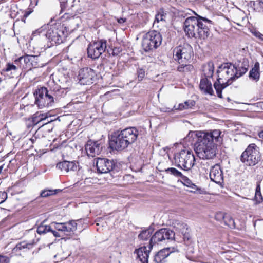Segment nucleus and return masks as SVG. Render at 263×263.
Here are the masks:
<instances>
[{
	"mask_svg": "<svg viewBox=\"0 0 263 263\" xmlns=\"http://www.w3.org/2000/svg\"><path fill=\"white\" fill-rule=\"evenodd\" d=\"M34 96L35 98V104L40 108L51 106L54 103L53 97L48 92L46 87L38 88L34 92Z\"/></svg>",
	"mask_w": 263,
	"mask_h": 263,
	"instance_id": "nucleus-9",
	"label": "nucleus"
},
{
	"mask_svg": "<svg viewBox=\"0 0 263 263\" xmlns=\"http://www.w3.org/2000/svg\"><path fill=\"white\" fill-rule=\"evenodd\" d=\"M175 248H165L159 251L154 256V261L157 263H162L163 261L170 254L175 252Z\"/></svg>",
	"mask_w": 263,
	"mask_h": 263,
	"instance_id": "nucleus-19",
	"label": "nucleus"
},
{
	"mask_svg": "<svg viewBox=\"0 0 263 263\" xmlns=\"http://www.w3.org/2000/svg\"><path fill=\"white\" fill-rule=\"evenodd\" d=\"M181 178H182V183H183V184L186 186L187 187H189L191 186V185H193V183L192 182V181L187 177L184 176L183 175L181 177Z\"/></svg>",
	"mask_w": 263,
	"mask_h": 263,
	"instance_id": "nucleus-41",
	"label": "nucleus"
},
{
	"mask_svg": "<svg viewBox=\"0 0 263 263\" xmlns=\"http://www.w3.org/2000/svg\"><path fill=\"white\" fill-rule=\"evenodd\" d=\"M226 215H227V214L222 213L221 212H219L216 214L215 217L216 220H217V221H220L221 220H223L224 221L225 219V216Z\"/></svg>",
	"mask_w": 263,
	"mask_h": 263,
	"instance_id": "nucleus-42",
	"label": "nucleus"
},
{
	"mask_svg": "<svg viewBox=\"0 0 263 263\" xmlns=\"http://www.w3.org/2000/svg\"><path fill=\"white\" fill-rule=\"evenodd\" d=\"M180 65L177 67V70L179 72H184L185 63L179 64Z\"/></svg>",
	"mask_w": 263,
	"mask_h": 263,
	"instance_id": "nucleus-51",
	"label": "nucleus"
},
{
	"mask_svg": "<svg viewBox=\"0 0 263 263\" xmlns=\"http://www.w3.org/2000/svg\"><path fill=\"white\" fill-rule=\"evenodd\" d=\"M249 66V61L245 58L234 65L227 63L219 66L217 71L218 79L214 83L217 96L221 98L222 90L246 73Z\"/></svg>",
	"mask_w": 263,
	"mask_h": 263,
	"instance_id": "nucleus-1",
	"label": "nucleus"
},
{
	"mask_svg": "<svg viewBox=\"0 0 263 263\" xmlns=\"http://www.w3.org/2000/svg\"><path fill=\"white\" fill-rule=\"evenodd\" d=\"M210 177L212 181L217 184H220L223 182V173L219 165H215L211 168Z\"/></svg>",
	"mask_w": 263,
	"mask_h": 263,
	"instance_id": "nucleus-15",
	"label": "nucleus"
},
{
	"mask_svg": "<svg viewBox=\"0 0 263 263\" xmlns=\"http://www.w3.org/2000/svg\"><path fill=\"white\" fill-rule=\"evenodd\" d=\"M49 232H51L52 234L53 235V236L55 237H61V235H60V233L53 230L51 229V231H50Z\"/></svg>",
	"mask_w": 263,
	"mask_h": 263,
	"instance_id": "nucleus-52",
	"label": "nucleus"
},
{
	"mask_svg": "<svg viewBox=\"0 0 263 263\" xmlns=\"http://www.w3.org/2000/svg\"><path fill=\"white\" fill-rule=\"evenodd\" d=\"M85 148L88 157H94L100 154L102 147L99 141H92L89 140L85 144Z\"/></svg>",
	"mask_w": 263,
	"mask_h": 263,
	"instance_id": "nucleus-14",
	"label": "nucleus"
},
{
	"mask_svg": "<svg viewBox=\"0 0 263 263\" xmlns=\"http://www.w3.org/2000/svg\"><path fill=\"white\" fill-rule=\"evenodd\" d=\"M57 167L62 172H68L69 171H75L77 170V166L74 162L63 161L60 162L57 164Z\"/></svg>",
	"mask_w": 263,
	"mask_h": 263,
	"instance_id": "nucleus-21",
	"label": "nucleus"
},
{
	"mask_svg": "<svg viewBox=\"0 0 263 263\" xmlns=\"http://www.w3.org/2000/svg\"><path fill=\"white\" fill-rule=\"evenodd\" d=\"M66 227L67 228V232H73L77 229V223L73 220H70L65 222Z\"/></svg>",
	"mask_w": 263,
	"mask_h": 263,
	"instance_id": "nucleus-35",
	"label": "nucleus"
},
{
	"mask_svg": "<svg viewBox=\"0 0 263 263\" xmlns=\"http://www.w3.org/2000/svg\"><path fill=\"white\" fill-rule=\"evenodd\" d=\"M184 72L191 71L193 69V66L187 64L188 62H185Z\"/></svg>",
	"mask_w": 263,
	"mask_h": 263,
	"instance_id": "nucleus-49",
	"label": "nucleus"
},
{
	"mask_svg": "<svg viewBox=\"0 0 263 263\" xmlns=\"http://www.w3.org/2000/svg\"><path fill=\"white\" fill-rule=\"evenodd\" d=\"M162 35L156 31L146 33L142 39V46L145 51L148 52L157 48L162 43Z\"/></svg>",
	"mask_w": 263,
	"mask_h": 263,
	"instance_id": "nucleus-7",
	"label": "nucleus"
},
{
	"mask_svg": "<svg viewBox=\"0 0 263 263\" xmlns=\"http://www.w3.org/2000/svg\"><path fill=\"white\" fill-rule=\"evenodd\" d=\"M107 48V41L98 39L90 43L87 47L88 56L92 59L99 58L105 51Z\"/></svg>",
	"mask_w": 263,
	"mask_h": 263,
	"instance_id": "nucleus-10",
	"label": "nucleus"
},
{
	"mask_svg": "<svg viewBox=\"0 0 263 263\" xmlns=\"http://www.w3.org/2000/svg\"><path fill=\"white\" fill-rule=\"evenodd\" d=\"M46 29H47L45 34L46 37L51 45L62 43L67 34L66 27L60 24L43 26L41 28L36 30L34 33L40 34L44 30Z\"/></svg>",
	"mask_w": 263,
	"mask_h": 263,
	"instance_id": "nucleus-5",
	"label": "nucleus"
},
{
	"mask_svg": "<svg viewBox=\"0 0 263 263\" xmlns=\"http://www.w3.org/2000/svg\"><path fill=\"white\" fill-rule=\"evenodd\" d=\"M58 190H45L42 191L40 194V196L42 197H47L49 196L55 194L58 192Z\"/></svg>",
	"mask_w": 263,
	"mask_h": 263,
	"instance_id": "nucleus-38",
	"label": "nucleus"
},
{
	"mask_svg": "<svg viewBox=\"0 0 263 263\" xmlns=\"http://www.w3.org/2000/svg\"><path fill=\"white\" fill-rule=\"evenodd\" d=\"M200 88L206 93L210 95L213 94L214 91L212 87V83L207 78H202L200 83Z\"/></svg>",
	"mask_w": 263,
	"mask_h": 263,
	"instance_id": "nucleus-24",
	"label": "nucleus"
},
{
	"mask_svg": "<svg viewBox=\"0 0 263 263\" xmlns=\"http://www.w3.org/2000/svg\"><path fill=\"white\" fill-rule=\"evenodd\" d=\"M3 169V166L2 165V166H0V174L2 173Z\"/></svg>",
	"mask_w": 263,
	"mask_h": 263,
	"instance_id": "nucleus-60",
	"label": "nucleus"
},
{
	"mask_svg": "<svg viewBox=\"0 0 263 263\" xmlns=\"http://www.w3.org/2000/svg\"><path fill=\"white\" fill-rule=\"evenodd\" d=\"M250 79L257 82L259 80V64L258 62L255 63L254 67L249 72Z\"/></svg>",
	"mask_w": 263,
	"mask_h": 263,
	"instance_id": "nucleus-28",
	"label": "nucleus"
},
{
	"mask_svg": "<svg viewBox=\"0 0 263 263\" xmlns=\"http://www.w3.org/2000/svg\"><path fill=\"white\" fill-rule=\"evenodd\" d=\"M55 83L60 86H62V85H64V87H63V90L65 89H66L68 86L67 84L68 80L67 78L65 77L64 76H62L61 77V79H59L57 80H55Z\"/></svg>",
	"mask_w": 263,
	"mask_h": 263,
	"instance_id": "nucleus-36",
	"label": "nucleus"
},
{
	"mask_svg": "<svg viewBox=\"0 0 263 263\" xmlns=\"http://www.w3.org/2000/svg\"><path fill=\"white\" fill-rule=\"evenodd\" d=\"M183 235V238L184 241H189L191 239V236L190 233V230L187 229V230L184 231V232L181 233Z\"/></svg>",
	"mask_w": 263,
	"mask_h": 263,
	"instance_id": "nucleus-43",
	"label": "nucleus"
},
{
	"mask_svg": "<svg viewBox=\"0 0 263 263\" xmlns=\"http://www.w3.org/2000/svg\"><path fill=\"white\" fill-rule=\"evenodd\" d=\"M3 140L2 139H0V153L3 151Z\"/></svg>",
	"mask_w": 263,
	"mask_h": 263,
	"instance_id": "nucleus-58",
	"label": "nucleus"
},
{
	"mask_svg": "<svg viewBox=\"0 0 263 263\" xmlns=\"http://www.w3.org/2000/svg\"><path fill=\"white\" fill-rule=\"evenodd\" d=\"M197 16L187 18L184 22V30L189 37L205 39L209 35V28L212 21L196 14Z\"/></svg>",
	"mask_w": 263,
	"mask_h": 263,
	"instance_id": "nucleus-3",
	"label": "nucleus"
},
{
	"mask_svg": "<svg viewBox=\"0 0 263 263\" xmlns=\"http://www.w3.org/2000/svg\"><path fill=\"white\" fill-rule=\"evenodd\" d=\"M31 13V11H26L25 13H24V17H28L30 14V13Z\"/></svg>",
	"mask_w": 263,
	"mask_h": 263,
	"instance_id": "nucleus-57",
	"label": "nucleus"
},
{
	"mask_svg": "<svg viewBox=\"0 0 263 263\" xmlns=\"http://www.w3.org/2000/svg\"><path fill=\"white\" fill-rule=\"evenodd\" d=\"M34 244V241H23L17 243L13 249L12 253L16 255H21L23 253L26 252L31 249Z\"/></svg>",
	"mask_w": 263,
	"mask_h": 263,
	"instance_id": "nucleus-16",
	"label": "nucleus"
},
{
	"mask_svg": "<svg viewBox=\"0 0 263 263\" xmlns=\"http://www.w3.org/2000/svg\"><path fill=\"white\" fill-rule=\"evenodd\" d=\"M166 16V14L164 13L163 12H159L155 16V19L154 21V24L156 23H159L161 21H165V18Z\"/></svg>",
	"mask_w": 263,
	"mask_h": 263,
	"instance_id": "nucleus-39",
	"label": "nucleus"
},
{
	"mask_svg": "<svg viewBox=\"0 0 263 263\" xmlns=\"http://www.w3.org/2000/svg\"><path fill=\"white\" fill-rule=\"evenodd\" d=\"M214 70V64L212 62H209L203 66V72L205 78H212Z\"/></svg>",
	"mask_w": 263,
	"mask_h": 263,
	"instance_id": "nucleus-27",
	"label": "nucleus"
},
{
	"mask_svg": "<svg viewBox=\"0 0 263 263\" xmlns=\"http://www.w3.org/2000/svg\"><path fill=\"white\" fill-rule=\"evenodd\" d=\"M117 21L119 23L122 24V23H124L126 21V18L121 17L120 18H118Z\"/></svg>",
	"mask_w": 263,
	"mask_h": 263,
	"instance_id": "nucleus-54",
	"label": "nucleus"
},
{
	"mask_svg": "<svg viewBox=\"0 0 263 263\" xmlns=\"http://www.w3.org/2000/svg\"><path fill=\"white\" fill-rule=\"evenodd\" d=\"M166 232H167L166 228L161 229L155 232L151 238L148 246L149 249H152L154 245L162 242V236L166 235Z\"/></svg>",
	"mask_w": 263,
	"mask_h": 263,
	"instance_id": "nucleus-20",
	"label": "nucleus"
},
{
	"mask_svg": "<svg viewBox=\"0 0 263 263\" xmlns=\"http://www.w3.org/2000/svg\"><path fill=\"white\" fill-rule=\"evenodd\" d=\"M165 172L166 173L172 175L177 178H181L183 175V174L180 172L174 167L168 168L165 170Z\"/></svg>",
	"mask_w": 263,
	"mask_h": 263,
	"instance_id": "nucleus-33",
	"label": "nucleus"
},
{
	"mask_svg": "<svg viewBox=\"0 0 263 263\" xmlns=\"http://www.w3.org/2000/svg\"><path fill=\"white\" fill-rule=\"evenodd\" d=\"M193 55V49L188 44L176 47L173 51V57L179 64L189 62Z\"/></svg>",
	"mask_w": 263,
	"mask_h": 263,
	"instance_id": "nucleus-11",
	"label": "nucleus"
},
{
	"mask_svg": "<svg viewBox=\"0 0 263 263\" xmlns=\"http://www.w3.org/2000/svg\"><path fill=\"white\" fill-rule=\"evenodd\" d=\"M33 56L34 57V59H32V62H30V69L32 67L36 68L39 66L37 62V57L35 55Z\"/></svg>",
	"mask_w": 263,
	"mask_h": 263,
	"instance_id": "nucleus-47",
	"label": "nucleus"
},
{
	"mask_svg": "<svg viewBox=\"0 0 263 263\" xmlns=\"http://www.w3.org/2000/svg\"><path fill=\"white\" fill-rule=\"evenodd\" d=\"M174 159L175 165L184 171L190 170L195 161L193 152L189 149H183L175 153Z\"/></svg>",
	"mask_w": 263,
	"mask_h": 263,
	"instance_id": "nucleus-6",
	"label": "nucleus"
},
{
	"mask_svg": "<svg viewBox=\"0 0 263 263\" xmlns=\"http://www.w3.org/2000/svg\"><path fill=\"white\" fill-rule=\"evenodd\" d=\"M96 166L99 173H107L112 170L115 163L112 160L105 158H98L96 161Z\"/></svg>",
	"mask_w": 263,
	"mask_h": 263,
	"instance_id": "nucleus-13",
	"label": "nucleus"
},
{
	"mask_svg": "<svg viewBox=\"0 0 263 263\" xmlns=\"http://www.w3.org/2000/svg\"><path fill=\"white\" fill-rule=\"evenodd\" d=\"M259 6L263 11V0H259Z\"/></svg>",
	"mask_w": 263,
	"mask_h": 263,
	"instance_id": "nucleus-56",
	"label": "nucleus"
},
{
	"mask_svg": "<svg viewBox=\"0 0 263 263\" xmlns=\"http://www.w3.org/2000/svg\"><path fill=\"white\" fill-rule=\"evenodd\" d=\"M255 199L258 203H260L263 200V198L260 192V186L259 184L257 185L255 194Z\"/></svg>",
	"mask_w": 263,
	"mask_h": 263,
	"instance_id": "nucleus-37",
	"label": "nucleus"
},
{
	"mask_svg": "<svg viewBox=\"0 0 263 263\" xmlns=\"http://www.w3.org/2000/svg\"><path fill=\"white\" fill-rule=\"evenodd\" d=\"M195 105V102L194 100H189L187 101H185L183 103H180L178 105V107H176V106L175 105L173 108H167L166 109L164 110V111L170 112L173 110V109H175L176 110L186 109L192 108Z\"/></svg>",
	"mask_w": 263,
	"mask_h": 263,
	"instance_id": "nucleus-25",
	"label": "nucleus"
},
{
	"mask_svg": "<svg viewBox=\"0 0 263 263\" xmlns=\"http://www.w3.org/2000/svg\"><path fill=\"white\" fill-rule=\"evenodd\" d=\"M189 187L191 189V190H190V192L196 193L197 191H199L200 194L202 193L201 189L199 188L194 183H193V185H191V186H190Z\"/></svg>",
	"mask_w": 263,
	"mask_h": 263,
	"instance_id": "nucleus-44",
	"label": "nucleus"
},
{
	"mask_svg": "<svg viewBox=\"0 0 263 263\" xmlns=\"http://www.w3.org/2000/svg\"><path fill=\"white\" fill-rule=\"evenodd\" d=\"M258 135L259 138L261 139V140L263 141V130L259 132L258 134Z\"/></svg>",
	"mask_w": 263,
	"mask_h": 263,
	"instance_id": "nucleus-55",
	"label": "nucleus"
},
{
	"mask_svg": "<svg viewBox=\"0 0 263 263\" xmlns=\"http://www.w3.org/2000/svg\"><path fill=\"white\" fill-rule=\"evenodd\" d=\"M51 224L49 226L44 225L43 223H42L37 227L36 231L39 234H46L47 232H49L50 231H51Z\"/></svg>",
	"mask_w": 263,
	"mask_h": 263,
	"instance_id": "nucleus-31",
	"label": "nucleus"
},
{
	"mask_svg": "<svg viewBox=\"0 0 263 263\" xmlns=\"http://www.w3.org/2000/svg\"><path fill=\"white\" fill-rule=\"evenodd\" d=\"M95 76L96 73L93 69L85 67L80 69L78 77L81 85H90L93 83Z\"/></svg>",
	"mask_w": 263,
	"mask_h": 263,
	"instance_id": "nucleus-12",
	"label": "nucleus"
},
{
	"mask_svg": "<svg viewBox=\"0 0 263 263\" xmlns=\"http://www.w3.org/2000/svg\"><path fill=\"white\" fill-rule=\"evenodd\" d=\"M7 198V194L5 192L0 191V204L3 203Z\"/></svg>",
	"mask_w": 263,
	"mask_h": 263,
	"instance_id": "nucleus-46",
	"label": "nucleus"
},
{
	"mask_svg": "<svg viewBox=\"0 0 263 263\" xmlns=\"http://www.w3.org/2000/svg\"><path fill=\"white\" fill-rule=\"evenodd\" d=\"M224 223L225 225L227 226L231 229H235L236 228L234 220L231 216L228 214L225 216Z\"/></svg>",
	"mask_w": 263,
	"mask_h": 263,
	"instance_id": "nucleus-30",
	"label": "nucleus"
},
{
	"mask_svg": "<svg viewBox=\"0 0 263 263\" xmlns=\"http://www.w3.org/2000/svg\"><path fill=\"white\" fill-rule=\"evenodd\" d=\"M34 59L33 55H25L22 56L14 61L15 64L17 65L20 68L30 69V62H32V59Z\"/></svg>",
	"mask_w": 263,
	"mask_h": 263,
	"instance_id": "nucleus-18",
	"label": "nucleus"
},
{
	"mask_svg": "<svg viewBox=\"0 0 263 263\" xmlns=\"http://www.w3.org/2000/svg\"><path fill=\"white\" fill-rule=\"evenodd\" d=\"M172 224L176 229V231H178L179 233H182L189 229L186 224L178 220H174Z\"/></svg>",
	"mask_w": 263,
	"mask_h": 263,
	"instance_id": "nucleus-29",
	"label": "nucleus"
},
{
	"mask_svg": "<svg viewBox=\"0 0 263 263\" xmlns=\"http://www.w3.org/2000/svg\"><path fill=\"white\" fill-rule=\"evenodd\" d=\"M122 51V49L119 47H116L112 49H110V51H108L110 54H111L112 56H117L118 55L120 52Z\"/></svg>",
	"mask_w": 263,
	"mask_h": 263,
	"instance_id": "nucleus-40",
	"label": "nucleus"
},
{
	"mask_svg": "<svg viewBox=\"0 0 263 263\" xmlns=\"http://www.w3.org/2000/svg\"><path fill=\"white\" fill-rule=\"evenodd\" d=\"M162 236V241H165L166 240H173L175 239V233L174 231L167 229L166 235H163Z\"/></svg>",
	"mask_w": 263,
	"mask_h": 263,
	"instance_id": "nucleus-34",
	"label": "nucleus"
},
{
	"mask_svg": "<svg viewBox=\"0 0 263 263\" xmlns=\"http://www.w3.org/2000/svg\"><path fill=\"white\" fill-rule=\"evenodd\" d=\"M219 129L210 132H192L189 134L195 135L197 140L195 144V151L198 156L202 159H210L215 157L216 154L217 146L215 142L221 143L223 135Z\"/></svg>",
	"mask_w": 263,
	"mask_h": 263,
	"instance_id": "nucleus-2",
	"label": "nucleus"
},
{
	"mask_svg": "<svg viewBox=\"0 0 263 263\" xmlns=\"http://www.w3.org/2000/svg\"><path fill=\"white\" fill-rule=\"evenodd\" d=\"M255 35L258 37V39H260L261 40L263 41V34H261V33L258 32H256L255 33Z\"/></svg>",
	"mask_w": 263,
	"mask_h": 263,
	"instance_id": "nucleus-53",
	"label": "nucleus"
},
{
	"mask_svg": "<svg viewBox=\"0 0 263 263\" xmlns=\"http://www.w3.org/2000/svg\"><path fill=\"white\" fill-rule=\"evenodd\" d=\"M154 229L150 226L146 229L142 230L138 236L140 240H147L152 236L154 232Z\"/></svg>",
	"mask_w": 263,
	"mask_h": 263,
	"instance_id": "nucleus-26",
	"label": "nucleus"
},
{
	"mask_svg": "<svg viewBox=\"0 0 263 263\" xmlns=\"http://www.w3.org/2000/svg\"><path fill=\"white\" fill-rule=\"evenodd\" d=\"M260 158L258 147L255 144H250L241 154L240 160L247 165L254 166L260 160Z\"/></svg>",
	"mask_w": 263,
	"mask_h": 263,
	"instance_id": "nucleus-8",
	"label": "nucleus"
},
{
	"mask_svg": "<svg viewBox=\"0 0 263 263\" xmlns=\"http://www.w3.org/2000/svg\"><path fill=\"white\" fill-rule=\"evenodd\" d=\"M10 259L6 256L0 255V263H9Z\"/></svg>",
	"mask_w": 263,
	"mask_h": 263,
	"instance_id": "nucleus-48",
	"label": "nucleus"
},
{
	"mask_svg": "<svg viewBox=\"0 0 263 263\" xmlns=\"http://www.w3.org/2000/svg\"><path fill=\"white\" fill-rule=\"evenodd\" d=\"M40 116H41V117L40 118V121H41L46 118V116H44L43 114H41Z\"/></svg>",
	"mask_w": 263,
	"mask_h": 263,
	"instance_id": "nucleus-59",
	"label": "nucleus"
},
{
	"mask_svg": "<svg viewBox=\"0 0 263 263\" xmlns=\"http://www.w3.org/2000/svg\"><path fill=\"white\" fill-rule=\"evenodd\" d=\"M3 169V166L2 165V166H0V174L2 173Z\"/></svg>",
	"mask_w": 263,
	"mask_h": 263,
	"instance_id": "nucleus-61",
	"label": "nucleus"
},
{
	"mask_svg": "<svg viewBox=\"0 0 263 263\" xmlns=\"http://www.w3.org/2000/svg\"><path fill=\"white\" fill-rule=\"evenodd\" d=\"M137 74L139 80L141 81L145 76V71L142 68L139 69L137 71Z\"/></svg>",
	"mask_w": 263,
	"mask_h": 263,
	"instance_id": "nucleus-45",
	"label": "nucleus"
},
{
	"mask_svg": "<svg viewBox=\"0 0 263 263\" xmlns=\"http://www.w3.org/2000/svg\"><path fill=\"white\" fill-rule=\"evenodd\" d=\"M18 67V66L9 63L7 64L6 67L2 70L1 74L7 76L9 78H14L17 74V71Z\"/></svg>",
	"mask_w": 263,
	"mask_h": 263,
	"instance_id": "nucleus-23",
	"label": "nucleus"
},
{
	"mask_svg": "<svg viewBox=\"0 0 263 263\" xmlns=\"http://www.w3.org/2000/svg\"><path fill=\"white\" fill-rule=\"evenodd\" d=\"M150 250L151 249L147 250L146 247L144 246L135 250L134 253H136L137 257L138 258L142 263H147L148 262Z\"/></svg>",
	"mask_w": 263,
	"mask_h": 263,
	"instance_id": "nucleus-22",
	"label": "nucleus"
},
{
	"mask_svg": "<svg viewBox=\"0 0 263 263\" xmlns=\"http://www.w3.org/2000/svg\"><path fill=\"white\" fill-rule=\"evenodd\" d=\"M138 135V131L135 127H128L115 133L110 140V147L114 150H123L135 142Z\"/></svg>",
	"mask_w": 263,
	"mask_h": 263,
	"instance_id": "nucleus-4",
	"label": "nucleus"
},
{
	"mask_svg": "<svg viewBox=\"0 0 263 263\" xmlns=\"http://www.w3.org/2000/svg\"><path fill=\"white\" fill-rule=\"evenodd\" d=\"M63 87L64 85L59 86L55 81L53 80L49 83V89L47 88L48 92L53 97L54 100H57L58 97L62 95L64 92Z\"/></svg>",
	"mask_w": 263,
	"mask_h": 263,
	"instance_id": "nucleus-17",
	"label": "nucleus"
},
{
	"mask_svg": "<svg viewBox=\"0 0 263 263\" xmlns=\"http://www.w3.org/2000/svg\"><path fill=\"white\" fill-rule=\"evenodd\" d=\"M67 1H63L60 2L61 12H62L67 7Z\"/></svg>",
	"mask_w": 263,
	"mask_h": 263,
	"instance_id": "nucleus-50",
	"label": "nucleus"
},
{
	"mask_svg": "<svg viewBox=\"0 0 263 263\" xmlns=\"http://www.w3.org/2000/svg\"><path fill=\"white\" fill-rule=\"evenodd\" d=\"M52 227L56 229L58 231L62 232H67V228L66 227L65 222L58 223L53 222L51 223Z\"/></svg>",
	"mask_w": 263,
	"mask_h": 263,
	"instance_id": "nucleus-32",
	"label": "nucleus"
},
{
	"mask_svg": "<svg viewBox=\"0 0 263 263\" xmlns=\"http://www.w3.org/2000/svg\"><path fill=\"white\" fill-rule=\"evenodd\" d=\"M3 169V166L2 165V166H0V174L2 173Z\"/></svg>",
	"mask_w": 263,
	"mask_h": 263,
	"instance_id": "nucleus-62",
	"label": "nucleus"
}]
</instances>
